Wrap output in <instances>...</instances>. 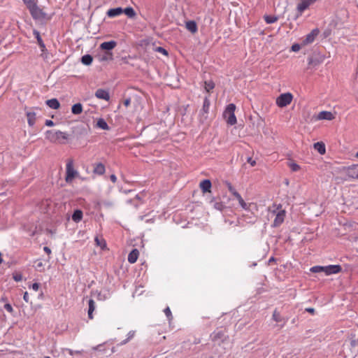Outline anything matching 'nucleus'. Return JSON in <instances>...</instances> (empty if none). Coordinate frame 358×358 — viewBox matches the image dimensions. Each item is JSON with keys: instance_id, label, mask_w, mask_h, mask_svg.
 <instances>
[{"instance_id": "de8ad7c7", "label": "nucleus", "mask_w": 358, "mask_h": 358, "mask_svg": "<svg viewBox=\"0 0 358 358\" xmlns=\"http://www.w3.org/2000/svg\"><path fill=\"white\" fill-rule=\"evenodd\" d=\"M4 308L10 313L13 312V308L10 303H6L4 305Z\"/></svg>"}, {"instance_id": "dca6fc26", "label": "nucleus", "mask_w": 358, "mask_h": 358, "mask_svg": "<svg viewBox=\"0 0 358 358\" xmlns=\"http://www.w3.org/2000/svg\"><path fill=\"white\" fill-rule=\"evenodd\" d=\"M320 33V31L318 29H314L311 31L310 33H309L305 40H304V42L306 44H309V43H311L314 41L315 37L319 34Z\"/></svg>"}, {"instance_id": "bb28decb", "label": "nucleus", "mask_w": 358, "mask_h": 358, "mask_svg": "<svg viewBox=\"0 0 358 358\" xmlns=\"http://www.w3.org/2000/svg\"><path fill=\"white\" fill-rule=\"evenodd\" d=\"M210 203L215 209L220 211H222L225 208V206L222 202L216 201L215 198L211 199Z\"/></svg>"}, {"instance_id": "37998d69", "label": "nucleus", "mask_w": 358, "mask_h": 358, "mask_svg": "<svg viewBox=\"0 0 358 358\" xmlns=\"http://www.w3.org/2000/svg\"><path fill=\"white\" fill-rule=\"evenodd\" d=\"M227 186L228 187L229 191L235 196L236 194H238V192L236 190V189L232 186V185L230 182H227Z\"/></svg>"}, {"instance_id": "58836bf2", "label": "nucleus", "mask_w": 358, "mask_h": 358, "mask_svg": "<svg viewBox=\"0 0 358 358\" xmlns=\"http://www.w3.org/2000/svg\"><path fill=\"white\" fill-rule=\"evenodd\" d=\"M109 297H110V293L109 292H106V293L99 292L97 294V299L100 300V301L106 300Z\"/></svg>"}, {"instance_id": "72a5a7b5", "label": "nucleus", "mask_w": 358, "mask_h": 358, "mask_svg": "<svg viewBox=\"0 0 358 358\" xmlns=\"http://www.w3.org/2000/svg\"><path fill=\"white\" fill-rule=\"evenodd\" d=\"M123 13L129 18H134L136 15L135 10L131 7H127L123 9Z\"/></svg>"}, {"instance_id": "1a4fd4ad", "label": "nucleus", "mask_w": 358, "mask_h": 358, "mask_svg": "<svg viewBox=\"0 0 358 358\" xmlns=\"http://www.w3.org/2000/svg\"><path fill=\"white\" fill-rule=\"evenodd\" d=\"M210 102L208 96H206L203 100V106L200 111V116L205 120L208 118V114L209 113Z\"/></svg>"}, {"instance_id": "ddd939ff", "label": "nucleus", "mask_w": 358, "mask_h": 358, "mask_svg": "<svg viewBox=\"0 0 358 358\" xmlns=\"http://www.w3.org/2000/svg\"><path fill=\"white\" fill-rule=\"evenodd\" d=\"M33 34L34 35V36L36 37V40H37V43L41 48V51L43 53L47 51V49L45 48V43H43L42 38H41V36L40 35V32L36 30V29H34L33 30Z\"/></svg>"}, {"instance_id": "0eeeda50", "label": "nucleus", "mask_w": 358, "mask_h": 358, "mask_svg": "<svg viewBox=\"0 0 358 358\" xmlns=\"http://www.w3.org/2000/svg\"><path fill=\"white\" fill-rule=\"evenodd\" d=\"M227 336L222 329L215 330L210 334L211 340L218 345H220L222 343H223L227 339Z\"/></svg>"}, {"instance_id": "2eb2a0df", "label": "nucleus", "mask_w": 358, "mask_h": 358, "mask_svg": "<svg viewBox=\"0 0 358 358\" xmlns=\"http://www.w3.org/2000/svg\"><path fill=\"white\" fill-rule=\"evenodd\" d=\"M199 187L203 193L210 192L212 183L210 180L205 179L200 182Z\"/></svg>"}, {"instance_id": "603ef678", "label": "nucleus", "mask_w": 358, "mask_h": 358, "mask_svg": "<svg viewBox=\"0 0 358 358\" xmlns=\"http://www.w3.org/2000/svg\"><path fill=\"white\" fill-rule=\"evenodd\" d=\"M55 124L54 122L50 120H47L45 121V125L48 127H52Z\"/></svg>"}, {"instance_id": "680f3d73", "label": "nucleus", "mask_w": 358, "mask_h": 358, "mask_svg": "<svg viewBox=\"0 0 358 358\" xmlns=\"http://www.w3.org/2000/svg\"><path fill=\"white\" fill-rule=\"evenodd\" d=\"M273 261H274V258H273V257H271V258L269 259V261H268V262H273Z\"/></svg>"}, {"instance_id": "39448f33", "label": "nucleus", "mask_w": 358, "mask_h": 358, "mask_svg": "<svg viewBox=\"0 0 358 358\" xmlns=\"http://www.w3.org/2000/svg\"><path fill=\"white\" fill-rule=\"evenodd\" d=\"M292 99L293 96L291 93L281 94L276 99V104L278 107L283 108L290 104Z\"/></svg>"}, {"instance_id": "e433bc0d", "label": "nucleus", "mask_w": 358, "mask_h": 358, "mask_svg": "<svg viewBox=\"0 0 358 358\" xmlns=\"http://www.w3.org/2000/svg\"><path fill=\"white\" fill-rule=\"evenodd\" d=\"M135 333H136L135 331H133V330L129 331V333L127 334V338L123 340L122 341H121L120 345H124L127 343H128L130 340H131L134 337Z\"/></svg>"}, {"instance_id": "ea45409f", "label": "nucleus", "mask_w": 358, "mask_h": 358, "mask_svg": "<svg viewBox=\"0 0 358 358\" xmlns=\"http://www.w3.org/2000/svg\"><path fill=\"white\" fill-rule=\"evenodd\" d=\"M28 10L37 4L36 0H22Z\"/></svg>"}, {"instance_id": "3c124183", "label": "nucleus", "mask_w": 358, "mask_h": 358, "mask_svg": "<svg viewBox=\"0 0 358 358\" xmlns=\"http://www.w3.org/2000/svg\"><path fill=\"white\" fill-rule=\"evenodd\" d=\"M247 162L252 166H254L256 164V161L252 159V157H248Z\"/></svg>"}, {"instance_id": "f3484780", "label": "nucleus", "mask_w": 358, "mask_h": 358, "mask_svg": "<svg viewBox=\"0 0 358 358\" xmlns=\"http://www.w3.org/2000/svg\"><path fill=\"white\" fill-rule=\"evenodd\" d=\"M93 173L96 175L101 176L106 171L105 166L102 163H96L93 165Z\"/></svg>"}, {"instance_id": "c756f323", "label": "nucleus", "mask_w": 358, "mask_h": 358, "mask_svg": "<svg viewBox=\"0 0 358 358\" xmlns=\"http://www.w3.org/2000/svg\"><path fill=\"white\" fill-rule=\"evenodd\" d=\"M27 122L29 126H33L35 124L36 113L33 111L27 112Z\"/></svg>"}, {"instance_id": "4d7b16f0", "label": "nucleus", "mask_w": 358, "mask_h": 358, "mask_svg": "<svg viewBox=\"0 0 358 358\" xmlns=\"http://www.w3.org/2000/svg\"><path fill=\"white\" fill-rule=\"evenodd\" d=\"M43 250L48 254V255H50L51 253V250L47 247V246H45L43 248Z\"/></svg>"}, {"instance_id": "c03bdc74", "label": "nucleus", "mask_w": 358, "mask_h": 358, "mask_svg": "<svg viewBox=\"0 0 358 358\" xmlns=\"http://www.w3.org/2000/svg\"><path fill=\"white\" fill-rule=\"evenodd\" d=\"M164 312L166 316L167 317L168 320L169 321H171L173 318V316H172L171 311L169 307H166L164 309Z\"/></svg>"}, {"instance_id": "473e14b6", "label": "nucleus", "mask_w": 358, "mask_h": 358, "mask_svg": "<svg viewBox=\"0 0 358 358\" xmlns=\"http://www.w3.org/2000/svg\"><path fill=\"white\" fill-rule=\"evenodd\" d=\"M96 126L103 130H109L110 127H108L107 122L103 118H99L96 122Z\"/></svg>"}, {"instance_id": "6ab92c4d", "label": "nucleus", "mask_w": 358, "mask_h": 358, "mask_svg": "<svg viewBox=\"0 0 358 358\" xmlns=\"http://www.w3.org/2000/svg\"><path fill=\"white\" fill-rule=\"evenodd\" d=\"M117 45V42L115 41H106L100 45V48L105 50H111Z\"/></svg>"}, {"instance_id": "79ce46f5", "label": "nucleus", "mask_w": 358, "mask_h": 358, "mask_svg": "<svg viewBox=\"0 0 358 358\" xmlns=\"http://www.w3.org/2000/svg\"><path fill=\"white\" fill-rule=\"evenodd\" d=\"M288 166L292 171H297L300 169L299 165L294 162H289Z\"/></svg>"}, {"instance_id": "5fc2aeb1", "label": "nucleus", "mask_w": 358, "mask_h": 358, "mask_svg": "<svg viewBox=\"0 0 358 358\" xmlns=\"http://www.w3.org/2000/svg\"><path fill=\"white\" fill-rule=\"evenodd\" d=\"M110 179L113 182H115L117 181V177L114 174L110 175Z\"/></svg>"}, {"instance_id": "412c9836", "label": "nucleus", "mask_w": 358, "mask_h": 358, "mask_svg": "<svg viewBox=\"0 0 358 358\" xmlns=\"http://www.w3.org/2000/svg\"><path fill=\"white\" fill-rule=\"evenodd\" d=\"M139 252L137 249H133L128 255V262L131 264H134L138 257Z\"/></svg>"}, {"instance_id": "4c0bfd02", "label": "nucleus", "mask_w": 358, "mask_h": 358, "mask_svg": "<svg viewBox=\"0 0 358 358\" xmlns=\"http://www.w3.org/2000/svg\"><path fill=\"white\" fill-rule=\"evenodd\" d=\"M204 88L207 92H209L215 87V84L212 80L205 81Z\"/></svg>"}, {"instance_id": "cd10ccee", "label": "nucleus", "mask_w": 358, "mask_h": 358, "mask_svg": "<svg viewBox=\"0 0 358 358\" xmlns=\"http://www.w3.org/2000/svg\"><path fill=\"white\" fill-rule=\"evenodd\" d=\"M314 148L320 154L324 155L326 152L325 145L322 142H317L314 143Z\"/></svg>"}, {"instance_id": "6e6552de", "label": "nucleus", "mask_w": 358, "mask_h": 358, "mask_svg": "<svg viewBox=\"0 0 358 358\" xmlns=\"http://www.w3.org/2000/svg\"><path fill=\"white\" fill-rule=\"evenodd\" d=\"M343 170L348 177L352 178H358V164H355L348 167H343Z\"/></svg>"}, {"instance_id": "49530a36", "label": "nucleus", "mask_w": 358, "mask_h": 358, "mask_svg": "<svg viewBox=\"0 0 358 358\" xmlns=\"http://www.w3.org/2000/svg\"><path fill=\"white\" fill-rule=\"evenodd\" d=\"M13 278L16 282H20L22 280V275L21 273H15L13 275Z\"/></svg>"}, {"instance_id": "423d86ee", "label": "nucleus", "mask_w": 358, "mask_h": 358, "mask_svg": "<svg viewBox=\"0 0 358 358\" xmlns=\"http://www.w3.org/2000/svg\"><path fill=\"white\" fill-rule=\"evenodd\" d=\"M29 13L35 20H43L47 17V14L40 8L37 4L29 9Z\"/></svg>"}, {"instance_id": "6e6d98bb", "label": "nucleus", "mask_w": 358, "mask_h": 358, "mask_svg": "<svg viewBox=\"0 0 358 358\" xmlns=\"http://www.w3.org/2000/svg\"><path fill=\"white\" fill-rule=\"evenodd\" d=\"M130 103H131L130 99H127L124 101V105L127 107L129 106Z\"/></svg>"}, {"instance_id": "7ed1b4c3", "label": "nucleus", "mask_w": 358, "mask_h": 358, "mask_svg": "<svg viewBox=\"0 0 358 358\" xmlns=\"http://www.w3.org/2000/svg\"><path fill=\"white\" fill-rule=\"evenodd\" d=\"M236 106L234 103H229L227 106L223 113V117L227 123L229 125H234L237 122L236 117L235 115Z\"/></svg>"}, {"instance_id": "f704fd0d", "label": "nucleus", "mask_w": 358, "mask_h": 358, "mask_svg": "<svg viewBox=\"0 0 358 358\" xmlns=\"http://www.w3.org/2000/svg\"><path fill=\"white\" fill-rule=\"evenodd\" d=\"M264 19L267 24H273L278 21V17L275 15H266L264 16Z\"/></svg>"}, {"instance_id": "864d4df0", "label": "nucleus", "mask_w": 358, "mask_h": 358, "mask_svg": "<svg viewBox=\"0 0 358 358\" xmlns=\"http://www.w3.org/2000/svg\"><path fill=\"white\" fill-rule=\"evenodd\" d=\"M23 299L28 303L29 301V294L27 292H25L23 296Z\"/></svg>"}, {"instance_id": "f8f14e48", "label": "nucleus", "mask_w": 358, "mask_h": 358, "mask_svg": "<svg viewBox=\"0 0 358 358\" xmlns=\"http://www.w3.org/2000/svg\"><path fill=\"white\" fill-rule=\"evenodd\" d=\"M335 118V115L330 111L323 110L320 112L316 117L317 120H332Z\"/></svg>"}, {"instance_id": "c9c22d12", "label": "nucleus", "mask_w": 358, "mask_h": 358, "mask_svg": "<svg viewBox=\"0 0 358 358\" xmlns=\"http://www.w3.org/2000/svg\"><path fill=\"white\" fill-rule=\"evenodd\" d=\"M93 58L90 55H85L81 58V62L85 65H90L92 64Z\"/></svg>"}, {"instance_id": "9d476101", "label": "nucleus", "mask_w": 358, "mask_h": 358, "mask_svg": "<svg viewBox=\"0 0 358 358\" xmlns=\"http://www.w3.org/2000/svg\"><path fill=\"white\" fill-rule=\"evenodd\" d=\"M342 270L341 266L340 265H329L324 266V273H325L326 275H331V274H336L341 272Z\"/></svg>"}, {"instance_id": "393cba45", "label": "nucleus", "mask_w": 358, "mask_h": 358, "mask_svg": "<svg viewBox=\"0 0 358 358\" xmlns=\"http://www.w3.org/2000/svg\"><path fill=\"white\" fill-rule=\"evenodd\" d=\"M309 6V3L306 0H301V2L297 5V10L299 15H301Z\"/></svg>"}, {"instance_id": "4468645a", "label": "nucleus", "mask_w": 358, "mask_h": 358, "mask_svg": "<svg viewBox=\"0 0 358 358\" xmlns=\"http://www.w3.org/2000/svg\"><path fill=\"white\" fill-rule=\"evenodd\" d=\"M95 96L97 99L108 101L110 99V94L108 91L103 89H98L95 92Z\"/></svg>"}, {"instance_id": "f03ea898", "label": "nucleus", "mask_w": 358, "mask_h": 358, "mask_svg": "<svg viewBox=\"0 0 358 358\" xmlns=\"http://www.w3.org/2000/svg\"><path fill=\"white\" fill-rule=\"evenodd\" d=\"M68 137L66 133L59 130H48L45 133V138L54 143H64Z\"/></svg>"}, {"instance_id": "7c9ffc66", "label": "nucleus", "mask_w": 358, "mask_h": 358, "mask_svg": "<svg viewBox=\"0 0 358 358\" xmlns=\"http://www.w3.org/2000/svg\"><path fill=\"white\" fill-rule=\"evenodd\" d=\"M83 112V105L80 103L73 105L71 113L74 115H80Z\"/></svg>"}, {"instance_id": "f257e3e1", "label": "nucleus", "mask_w": 358, "mask_h": 358, "mask_svg": "<svg viewBox=\"0 0 358 358\" xmlns=\"http://www.w3.org/2000/svg\"><path fill=\"white\" fill-rule=\"evenodd\" d=\"M269 211L275 216L272 227H278L285 220L286 216L285 210L282 209L281 204L273 203L272 206L269 208Z\"/></svg>"}, {"instance_id": "a211bd4d", "label": "nucleus", "mask_w": 358, "mask_h": 358, "mask_svg": "<svg viewBox=\"0 0 358 358\" xmlns=\"http://www.w3.org/2000/svg\"><path fill=\"white\" fill-rule=\"evenodd\" d=\"M75 354H80L79 351L73 352L70 349H64L59 355V358H73Z\"/></svg>"}, {"instance_id": "4be33fe9", "label": "nucleus", "mask_w": 358, "mask_h": 358, "mask_svg": "<svg viewBox=\"0 0 358 358\" xmlns=\"http://www.w3.org/2000/svg\"><path fill=\"white\" fill-rule=\"evenodd\" d=\"M185 27L188 31H189L192 34L196 33L198 30L197 24L196 22L194 20H189L186 22Z\"/></svg>"}, {"instance_id": "9b49d317", "label": "nucleus", "mask_w": 358, "mask_h": 358, "mask_svg": "<svg viewBox=\"0 0 358 358\" xmlns=\"http://www.w3.org/2000/svg\"><path fill=\"white\" fill-rule=\"evenodd\" d=\"M272 319L276 322H280L281 324L278 325L279 328H282L287 323V320L282 317L279 312L275 310L272 315Z\"/></svg>"}, {"instance_id": "09e8293b", "label": "nucleus", "mask_w": 358, "mask_h": 358, "mask_svg": "<svg viewBox=\"0 0 358 358\" xmlns=\"http://www.w3.org/2000/svg\"><path fill=\"white\" fill-rule=\"evenodd\" d=\"M39 287H40V285L39 283L38 282H34L31 285V287L34 290V291H38V289H39Z\"/></svg>"}, {"instance_id": "13d9d810", "label": "nucleus", "mask_w": 358, "mask_h": 358, "mask_svg": "<svg viewBox=\"0 0 358 358\" xmlns=\"http://www.w3.org/2000/svg\"><path fill=\"white\" fill-rule=\"evenodd\" d=\"M306 311L313 314L315 312V309L313 308H308L306 309Z\"/></svg>"}, {"instance_id": "aec40b11", "label": "nucleus", "mask_w": 358, "mask_h": 358, "mask_svg": "<svg viewBox=\"0 0 358 358\" xmlns=\"http://www.w3.org/2000/svg\"><path fill=\"white\" fill-rule=\"evenodd\" d=\"M123 13V8L120 7L109 9L107 11V15L109 17H115Z\"/></svg>"}, {"instance_id": "a18cd8bd", "label": "nucleus", "mask_w": 358, "mask_h": 358, "mask_svg": "<svg viewBox=\"0 0 358 358\" xmlns=\"http://www.w3.org/2000/svg\"><path fill=\"white\" fill-rule=\"evenodd\" d=\"M155 52H160L164 55H168V52L166 50H165L164 48L162 47H156L155 48Z\"/></svg>"}, {"instance_id": "b1692460", "label": "nucleus", "mask_w": 358, "mask_h": 358, "mask_svg": "<svg viewBox=\"0 0 358 358\" xmlns=\"http://www.w3.org/2000/svg\"><path fill=\"white\" fill-rule=\"evenodd\" d=\"M234 197L238 201L239 205L241 206L243 209H249L250 204H248L247 203H245L239 193L236 194Z\"/></svg>"}, {"instance_id": "a878e982", "label": "nucleus", "mask_w": 358, "mask_h": 358, "mask_svg": "<svg viewBox=\"0 0 358 358\" xmlns=\"http://www.w3.org/2000/svg\"><path fill=\"white\" fill-rule=\"evenodd\" d=\"M46 104L52 109H58L60 106L59 101L55 98L47 100Z\"/></svg>"}, {"instance_id": "5701e85b", "label": "nucleus", "mask_w": 358, "mask_h": 358, "mask_svg": "<svg viewBox=\"0 0 358 358\" xmlns=\"http://www.w3.org/2000/svg\"><path fill=\"white\" fill-rule=\"evenodd\" d=\"M94 241L97 246H99L102 250L106 249L107 247L106 242L102 236H96L94 238Z\"/></svg>"}, {"instance_id": "0e129e2a", "label": "nucleus", "mask_w": 358, "mask_h": 358, "mask_svg": "<svg viewBox=\"0 0 358 358\" xmlns=\"http://www.w3.org/2000/svg\"><path fill=\"white\" fill-rule=\"evenodd\" d=\"M43 358H50V357H48V356H45V357H43Z\"/></svg>"}, {"instance_id": "c85d7f7f", "label": "nucleus", "mask_w": 358, "mask_h": 358, "mask_svg": "<svg viewBox=\"0 0 358 358\" xmlns=\"http://www.w3.org/2000/svg\"><path fill=\"white\" fill-rule=\"evenodd\" d=\"M88 317L90 319H93V312L95 310V302L93 299H90L88 301Z\"/></svg>"}, {"instance_id": "e2e57ef3", "label": "nucleus", "mask_w": 358, "mask_h": 358, "mask_svg": "<svg viewBox=\"0 0 358 358\" xmlns=\"http://www.w3.org/2000/svg\"><path fill=\"white\" fill-rule=\"evenodd\" d=\"M356 157H358V152L355 155Z\"/></svg>"}, {"instance_id": "2f4dec72", "label": "nucleus", "mask_w": 358, "mask_h": 358, "mask_svg": "<svg viewBox=\"0 0 358 358\" xmlns=\"http://www.w3.org/2000/svg\"><path fill=\"white\" fill-rule=\"evenodd\" d=\"M83 218V212L80 210H76L72 215V220L75 222H79Z\"/></svg>"}, {"instance_id": "20e7f679", "label": "nucleus", "mask_w": 358, "mask_h": 358, "mask_svg": "<svg viewBox=\"0 0 358 358\" xmlns=\"http://www.w3.org/2000/svg\"><path fill=\"white\" fill-rule=\"evenodd\" d=\"M78 172L73 167V160H69L66 165L65 180L67 183H71L73 180L77 177Z\"/></svg>"}, {"instance_id": "a19ab883", "label": "nucleus", "mask_w": 358, "mask_h": 358, "mask_svg": "<svg viewBox=\"0 0 358 358\" xmlns=\"http://www.w3.org/2000/svg\"><path fill=\"white\" fill-rule=\"evenodd\" d=\"M324 266H313L312 268H310V271H312L313 273L324 272Z\"/></svg>"}, {"instance_id": "bf43d9fd", "label": "nucleus", "mask_w": 358, "mask_h": 358, "mask_svg": "<svg viewBox=\"0 0 358 358\" xmlns=\"http://www.w3.org/2000/svg\"><path fill=\"white\" fill-rule=\"evenodd\" d=\"M308 3L309 5L310 6L311 4H313V3H315V1H317V0H306Z\"/></svg>"}, {"instance_id": "8fccbe9b", "label": "nucleus", "mask_w": 358, "mask_h": 358, "mask_svg": "<svg viewBox=\"0 0 358 358\" xmlns=\"http://www.w3.org/2000/svg\"><path fill=\"white\" fill-rule=\"evenodd\" d=\"M292 51L294 52H297L300 50V45L299 44H294L292 46Z\"/></svg>"}, {"instance_id": "052dcab7", "label": "nucleus", "mask_w": 358, "mask_h": 358, "mask_svg": "<svg viewBox=\"0 0 358 358\" xmlns=\"http://www.w3.org/2000/svg\"><path fill=\"white\" fill-rule=\"evenodd\" d=\"M42 266H43L42 262H39V263L37 264V266H38V267H41Z\"/></svg>"}]
</instances>
